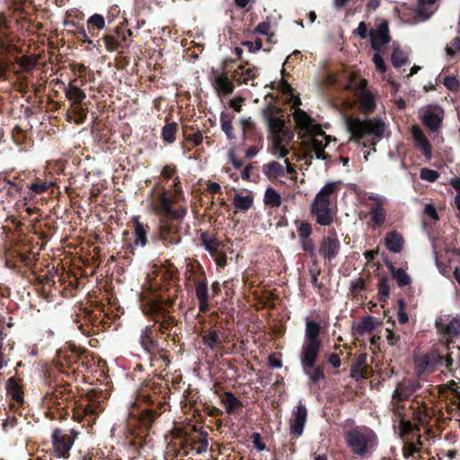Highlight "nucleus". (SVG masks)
Here are the masks:
<instances>
[{"label":"nucleus","instance_id":"1","mask_svg":"<svg viewBox=\"0 0 460 460\" xmlns=\"http://www.w3.org/2000/svg\"><path fill=\"white\" fill-rule=\"evenodd\" d=\"M300 104L301 101L299 97H294L292 101V116L296 124V129L300 137H309L308 140L304 139L302 142V159H304L307 164H311V159L314 156L323 160L327 158L324 149L329 146L331 137L327 136L321 128V126L305 111L299 108Z\"/></svg>","mask_w":460,"mask_h":460},{"label":"nucleus","instance_id":"2","mask_svg":"<svg viewBox=\"0 0 460 460\" xmlns=\"http://www.w3.org/2000/svg\"><path fill=\"white\" fill-rule=\"evenodd\" d=\"M338 190L337 182H328L316 194L310 206V213L318 225L328 226L333 223L334 213L331 208V201Z\"/></svg>","mask_w":460,"mask_h":460},{"label":"nucleus","instance_id":"3","mask_svg":"<svg viewBox=\"0 0 460 460\" xmlns=\"http://www.w3.org/2000/svg\"><path fill=\"white\" fill-rule=\"evenodd\" d=\"M346 126L351 135L350 138L356 142H359L367 136H372L380 139L384 137L385 131V123L376 118L370 119L348 118L346 119Z\"/></svg>","mask_w":460,"mask_h":460},{"label":"nucleus","instance_id":"4","mask_svg":"<svg viewBox=\"0 0 460 460\" xmlns=\"http://www.w3.org/2000/svg\"><path fill=\"white\" fill-rule=\"evenodd\" d=\"M320 325L314 321H307L305 326V341L300 356L304 368L313 367L316 362L321 341L319 340Z\"/></svg>","mask_w":460,"mask_h":460},{"label":"nucleus","instance_id":"5","mask_svg":"<svg viewBox=\"0 0 460 460\" xmlns=\"http://www.w3.org/2000/svg\"><path fill=\"white\" fill-rule=\"evenodd\" d=\"M345 440L351 451L359 456L365 455L376 444V437L373 430L366 427H358L345 434Z\"/></svg>","mask_w":460,"mask_h":460},{"label":"nucleus","instance_id":"6","mask_svg":"<svg viewBox=\"0 0 460 460\" xmlns=\"http://www.w3.org/2000/svg\"><path fill=\"white\" fill-rule=\"evenodd\" d=\"M436 327L445 342L448 343L460 335V318L440 316L436 320Z\"/></svg>","mask_w":460,"mask_h":460},{"label":"nucleus","instance_id":"7","mask_svg":"<svg viewBox=\"0 0 460 460\" xmlns=\"http://www.w3.org/2000/svg\"><path fill=\"white\" fill-rule=\"evenodd\" d=\"M367 84V82L366 79L357 80L354 77L351 78L349 88L354 89L355 93L359 99L361 108L364 111H369L375 107V101L372 93L366 89Z\"/></svg>","mask_w":460,"mask_h":460},{"label":"nucleus","instance_id":"8","mask_svg":"<svg viewBox=\"0 0 460 460\" xmlns=\"http://www.w3.org/2000/svg\"><path fill=\"white\" fill-rule=\"evenodd\" d=\"M53 454L57 457L68 458L69 451L74 445V438L56 429L52 434Z\"/></svg>","mask_w":460,"mask_h":460},{"label":"nucleus","instance_id":"9","mask_svg":"<svg viewBox=\"0 0 460 460\" xmlns=\"http://www.w3.org/2000/svg\"><path fill=\"white\" fill-rule=\"evenodd\" d=\"M284 164L285 167L278 162H270L263 166V172L270 179L282 177L287 173L289 175L290 179L296 181L297 173L293 164L288 159L284 160Z\"/></svg>","mask_w":460,"mask_h":460},{"label":"nucleus","instance_id":"10","mask_svg":"<svg viewBox=\"0 0 460 460\" xmlns=\"http://www.w3.org/2000/svg\"><path fill=\"white\" fill-rule=\"evenodd\" d=\"M420 118L429 130L435 132L441 126L443 111L438 107L429 106L421 110Z\"/></svg>","mask_w":460,"mask_h":460},{"label":"nucleus","instance_id":"11","mask_svg":"<svg viewBox=\"0 0 460 460\" xmlns=\"http://www.w3.org/2000/svg\"><path fill=\"white\" fill-rule=\"evenodd\" d=\"M369 37L372 48L376 51H380L391 40L387 22L384 21L376 30L369 31Z\"/></svg>","mask_w":460,"mask_h":460},{"label":"nucleus","instance_id":"12","mask_svg":"<svg viewBox=\"0 0 460 460\" xmlns=\"http://www.w3.org/2000/svg\"><path fill=\"white\" fill-rule=\"evenodd\" d=\"M340 250V241L335 233H332L323 238L319 247V252L324 259L332 260Z\"/></svg>","mask_w":460,"mask_h":460},{"label":"nucleus","instance_id":"13","mask_svg":"<svg viewBox=\"0 0 460 460\" xmlns=\"http://www.w3.org/2000/svg\"><path fill=\"white\" fill-rule=\"evenodd\" d=\"M307 420V410L302 404H297L293 412L292 419L290 420L291 432L296 437H300L303 434L304 427Z\"/></svg>","mask_w":460,"mask_h":460},{"label":"nucleus","instance_id":"14","mask_svg":"<svg viewBox=\"0 0 460 460\" xmlns=\"http://www.w3.org/2000/svg\"><path fill=\"white\" fill-rule=\"evenodd\" d=\"M411 133L412 135L415 146L423 153L425 157L430 159L432 156V147L420 127L416 125L411 126Z\"/></svg>","mask_w":460,"mask_h":460},{"label":"nucleus","instance_id":"15","mask_svg":"<svg viewBox=\"0 0 460 460\" xmlns=\"http://www.w3.org/2000/svg\"><path fill=\"white\" fill-rule=\"evenodd\" d=\"M212 85L217 95H229L234 90V85L225 73H215Z\"/></svg>","mask_w":460,"mask_h":460},{"label":"nucleus","instance_id":"16","mask_svg":"<svg viewBox=\"0 0 460 460\" xmlns=\"http://www.w3.org/2000/svg\"><path fill=\"white\" fill-rule=\"evenodd\" d=\"M447 349L449 350L445 357L438 354L436 362L445 361L446 367L448 371H453L454 364H456L457 367H460V347L453 348L450 350V348L447 346Z\"/></svg>","mask_w":460,"mask_h":460},{"label":"nucleus","instance_id":"17","mask_svg":"<svg viewBox=\"0 0 460 460\" xmlns=\"http://www.w3.org/2000/svg\"><path fill=\"white\" fill-rule=\"evenodd\" d=\"M257 76V68L255 66H247L241 65L234 71V78L238 84H247Z\"/></svg>","mask_w":460,"mask_h":460},{"label":"nucleus","instance_id":"18","mask_svg":"<svg viewBox=\"0 0 460 460\" xmlns=\"http://www.w3.org/2000/svg\"><path fill=\"white\" fill-rule=\"evenodd\" d=\"M375 202L369 211L371 221L376 226H381L385 220V211L383 208L384 201L379 198L372 199Z\"/></svg>","mask_w":460,"mask_h":460},{"label":"nucleus","instance_id":"19","mask_svg":"<svg viewBox=\"0 0 460 460\" xmlns=\"http://www.w3.org/2000/svg\"><path fill=\"white\" fill-rule=\"evenodd\" d=\"M385 243L390 252L396 253L402 251L404 240L401 234L392 231L386 234Z\"/></svg>","mask_w":460,"mask_h":460},{"label":"nucleus","instance_id":"20","mask_svg":"<svg viewBox=\"0 0 460 460\" xmlns=\"http://www.w3.org/2000/svg\"><path fill=\"white\" fill-rule=\"evenodd\" d=\"M233 204L237 210L246 212L253 205V195L251 193L243 194L237 192L234 196Z\"/></svg>","mask_w":460,"mask_h":460},{"label":"nucleus","instance_id":"21","mask_svg":"<svg viewBox=\"0 0 460 460\" xmlns=\"http://www.w3.org/2000/svg\"><path fill=\"white\" fill-rule=\"evenodd\" d=\"M438 354L437 353H431V354H426L420 357H418L414 360L415 367L419 372H425V371H432L433 370V365L431 361H433L435 364H438V362H436L438 360L437 358Z\"/></svg>","mask_w":460,"mask_h":460},{"label":"nucleus","instance_id":"22","mask_svg":"<svg viewBox=\"0 0 460 460\" xmlns=\"http://www.w3.org/2000/svg\"><path fill=\"white\" fill-rule=\"evenodd\" d=\"M195 289H196V296L199 302V309L201 312H205L208 308V292L207 284L202 281H198L195 284Z\"/></svg>","mask_w":460,"mask_h":460},{"label":"nucleus","instance_id":"23","mask_svg":"<svg viewBox=\"0 0 460 460\" xmlns=\"http://www.w3.org/2000/svg\"><path fill=\"white\" fill-rule=\"evenodd\" d=\"M388 269L392 277L397 281L400 287H406L411 285V278L403 269H397L392 264L388 265Z\"/></svg>","mask_w":460,"mask_h":460},{"label":"nucleus","instance_id":"24","mask_svg":"<svg viewBox=\"0 0 460 460\" xmlns=\"http://www.w3.org/2000/svg\"><path fill=\"white\" fill-rule=\"evenodd\" d=\"M221 402L227 413L232 414L236 409L242 406L241 402L231 393H225L221 396Z\"/></svg>","mask_w":460,"mask_h":460},{"label":"nucleus","instance_id":"25","mask_svg":"<svg viewBox=\"0 0 460 460\" xmlns=\"http://www.w3.org/2000/svg\"><path fill=\"white\" fill-rule=\"evenodd\" d=\"M66 96L68 100L73 102L72 106L81 104L85 99V93L77 86L69 84L66 90Z\"/></svg>","mask_w":460,"mask_h":460},{"label":"nucleus","instance_id":"26","mask_svg":"<svg viewBox=\"0 0 460 460\" xmlns=\"http://www.w3.org/2000/svg\"><path fill=\"white\" fill-rule=\"evenodd\" d=\"M413 393V388L407 383H400L393 393L394 398L406 401Z\"/></svg>","mask_w":460,"mask_h":460},{"label":"nucleus","instance_id":"27","mask_svg":"<svg viewBox=\"0 0 460 460\" xmlns=\"http://www.w3.org/2000/svg\"><path fill=\"white\" fill-rule=\"evenodd\" d=\"M201 240L202 244L205 246L206 250L211 253L212 256H216L217 253L220 251L221 243L212 236L202 234Z\"/></svg>","mask_w":460,"mask_h":460},{"label":"nucleus","instance_id":"28","mask_svg":"<svg viewBox=\"0 0 460 460\" xmlns=\"http://www.w3.org/2000/svg\"><path fill=\"white\" fill-rule=\"evenodd\" d=\"M281 196L273 188H268L264 194V203L271 207H279L281 205Z\"/></svg>","mask_w":460,"mask_h":460},{"label":"nucleus","instance_id":"29","mask_svg":"<svg viewBox=\"0 0 460 460\" xmlns=\"http://www.w3.org/2000/svg\"><path fill=\"white\" fill-rule=\"evenodd\" d=\"M269 129L271 136L289 130L286 127L284 119L280 118H270L269 119Z\"/></svg>","mask_w":460,"mask_h":460},{"label":"nucleus","instance_id":"30","mask_svg":"<svg viewBox=\"0 0 460 460\" xmlns=\"http://www.w3.org/2000/svg\"><path fill=\"white\" fill-rule=\"evenodd\" d=\"M176 131H177V124L176 123L172 122V123H169V124L165 125L162 130L163 139L169 144L173 143L175 140Z\"/></svg>","mask_w":460,"mask_h":460},{"label":"nucleus","instance_id":"31","mask_svg":"<svg viewBox=\"0 0 460 460\" xmlns=\"http://www.w3.org/2000/svg\"><path fill=\"white\" fill-rule=\"evenodd\" d=\"M271 142V154L278 157H285L289 153V147L287 146H284L283 144L277 142L273 139H270Z\"/></svg>","mask_w":460,"mask_h":460},{"label":"nucleus","instance_id":"32","mask_svg":"<svg viewBox=\"0 0 460 460\" xmlns=\"http://www.w3.org/2000/svg\"><path fill=\"white\" fill-rule=\"evenodd\" d=\"M221 129L226 135L229 140H233L235 136L234 134V127L232 119L225 115L221 116Z\"/></svg>","mask_w":460,"mask_h":460},{"label":"nucleus","instance_id":"33","mask_svg":"<svg viewBox=\"0 0 460 460\" xmlns=\"http://www.w3.org/2000/svg\"><path fill=\"white\" fill-rule=\"evenodd\" d=\"M203 342L211 349H217L220 344L219 336L215 331L211 330L203 336Z\"/></svg>","mask_w":460,"mask_h":460},{"label":"nucleus","instance_id":"34","mask_svg":"<svg viewBox=\"0 0 460 460\" xmlns=\"http://www.w3.org/2000/svg\"><path fill=\"white\" fill-rule=\"evenodd\" d=\"M421 445L422 443L420 438L418 439L417 444H414L412 442H407L402 448L403 456L408 458L410 456H412L415 453L420 452L421 449Z\"/></svg>","mask_w":460,"mask_h":460},{"label":"nucleus","instance_id":"35","mask_svg":"<svg viewBox=\"0 0 460 460\" xmlns=\"http://www.w3.org/2000/svg\"><path fill=\"white\" fill-rule=\"evenodd\" d=\"M156 211L163 215H169L172 212V201L165 196H161Z\"/></svg>","mask_w":460,"mask_h":460},{"label":"nucleus","instance_id":"36","mask_svg":"<svg viewBox=\"0 0 460 460\" xmlns=\"http://www.w3.org/2000/svg\"><path fill=\"white\" fill-rule=\"evenodd\" d=\"M294 137V134L291 130H287L282 133L275 134L271 136V139L283 144L289 147L290 143Z\"/></svg>","mask_w":460,"mask_h":460},{"label":"nucleus","instance_id":"37","mask_svg":"<svg viewBox=\"0 0 460 460\" xmlns=\"http://www.w3.org/2000/svg\"><path fill=\"white\" fill-rule=\"evenodd\" d=\"M403 402V400L392 397L391 410L398 419H402L404 416Z\"/></svg>","mask_w":460,"mask_h":460},{"label":"nucleus","instance_id":"38","mask_svg":"<svg viewBox=\"0 0 460 460\" xmlns=\"http://www.w3.org/2000/svg\"><path fill=\"white\" fill-rule=\"evenodd\" d=\"M53 185L52 181H40L34 183H31L29 188L36 194H41L47 191Z\"/></svg>","mask_w":460,"mask_h":460},{"label":"nucleus","instance_id":"39","mask_svg":"<svg viewBox=\"0 0 460 460\" xmlns=\"http://www.w3.org/2000/svg\"><path fill=\"white\" fill-rule=\"evenodd\" d=\"M450 185L456 190L458 193L455 196V204L457 208L459 214L457 215L458 220L460 222V177H453L449 180Z\"/></svg>","mask_w":460,"mask_h":460},{"label":"nucleus","instance_id":"40","mask_svg":"<svg viewBox=\"0 0 460 460\" xmlns=\"http://www.w3.org/2000/svg\"><path fill=\"white\" fill-rule=\"evenodd\" d=\"M297 233L300 240L309 238L312 234V226L306 221H302L298 224Z\"/></svg>","mask_w":460,"mask_h":460},{"label":"nucleus","instance_id":"41","mask_svg":"<svg viewBox=\"0 0 460 460\" xmlns=\"http://www.w3.org/2000/svg\"><path fill=\"white\" fill-rule=\"evenodd\" d=\"M135 235L136 243H137L139 242L141 246H145L146 243V232L139 222H137L136 224Z\"/></svg>","mask_w":460,"mask_h":460},{"label":"nucleus","instance_id":"42","mask_svg":"<svg viewBox=\"0 0 460 460\" xmlns=\"http://www.w3.org/2000/svg\"><path fill=\"white\" fill-rule=\"evenodd\" d=\"M420 176L422 180L428 181L429 182H434L439 177V173L429 168H423L420 170Z\"/></svg>","mask_w":460,"mask_h":460},{"label":"nucleus","instance_id":"43","mask_svg":"<svg viewBox=\"0 0 460 460\" xmlns=\"http://www.w3.org/2000/svg\"><path fill=\"white\" fill-rule=\"evenodd\" d=\"M460 50V34L456 36L450 43L446 47V53L448 57L452 58L455 54Z\"/></svg>","mask_w":460,"mask_h":460},{"label":"nucleus","instance_id":"44","mask_svg":"<svg viewBox=\"0 0 460 460\" xmlns=\"http://www.w3.org/2000/svg\"><path fill=\"white\" fill-rule=\"evenodd\" d=\"M73 107V112L75 115V118L74 119V121L76 124H81L86 118V111L81 106V104H76L72 106Z\"/></svg>","mask_w":460,"mask_h":460},{"label":"nucleus","instance_id":"45","mask_svg":"<svg viewBox=\"0 0 460 460\" xmlns=\"http://www.w3.org/2000/svg\"><path fill=\"white\" fill-rule=\"evenodd\" d=\"M87 23L96 27L99 30H102L105 27L104 18L98 13H95L89 17V19L87 20Z\"/></svg>","mask_w":460,"mask_h":460},{"label":"nucleus","instance_id":"46","mask_svg":"<svg viewBox=\"0 0 460 460\" xmlns=\"http://www.w3.org/2000/svg\"><path fill=\"white\" fill-rule=\"evenodd\" d=\"M406 61L404 53L401 50L395 49L392 54V62L394 66H402Z\"/></svg>","mask_w":460,"mask_h":460},{"label":"nucleus","instance_id":"47","mask_svg":"<svg viewBox=\"0 0 460 460\" xmlns=\"http://www.w3.org/2000/svg\"><path fill=\"white\" fill-rule=\"evenodd\" d=\"M374 320L372 317L365 318L358 325V331L360 333L370 332L374 329Z\"/></svg>","mask_w":460,"mask_h":460},{"label":"nucleus","instance_id":"48","mask_svg":"<svg viewBox=\"0 0 460 460\" xmlns=\"http://www.w3.org/2000/svg\"><path fill=\"white\" fill-rule=\"evenodd\" d=\"M103 41H104L106 49L110 52L116 51L119 49V43L112 36H108V35L105 36L103 38Z\"/></svg>","mask_w":460,"mask_h":460},{"label":"nucleus","instance_id":"49","mask_svg":"<svg viewBox=\"0 0 460 460\" xmlns=\"http://www.w3.org/2000/svg\"><path fill=\"white\" fill-rule=\"evenodd\" d=\"M208 440L205 438H199L193 441V449L197 451L198 454H201L206 452L208 449Z\"/></svg>","mask_w":460,"mask_h":460},{"label":"nucleus","instance_id":"50","mask_svg":"<svg viewBox=\"0 0 460 460\" xmlns=\"http://www.w3.org/2000/svg\"><path fill=\"white\" fill-rule=\"evenodd\" d=\"M398 420L400 421V425H399L400 435L404 436L406 434H409L412 429L411 421L405 420L403 417H402V419H398Z\"/></svg>","mask_w":460,"mask_h":460},{"label":"nucleus","instance_id":"51","mask_svg":"<svg viewBox=\"0 0 460 460\" xmlns=\"http://www.w3.org/2000/svg\"><path fill=\"white\" fill-rule=\"evenodd\" d=\"M373 62L375 64L376 70H378L381 73H384L385 71V61H384L383 58L381 57V55L378 53V51H376L374 54Z\"/></svg>","mask_w":460,"mask_h":460},{"label":"nucleus","instance_id":"52","mask_svg":"<svg viewBox=\"0 0 460 460\" xmlns=\"http://www.w3.org/2000/svg\"><path fill=\"white\" fill-rule=\"evenodd\" d=\"M17 62L22 67V69L26 71L32 69L35 66V62L28 57H22L17 60Z\"/></svg>","mask_w":460,"mask_h":460},{"label":"nucleus","instance_id":"53","mask_svg":"<svg viewBox=\"0 0 460 460\" xmlns=\"http://www.w3.org/2000/svg\"><path fill=\"white\" fill-rule=\"evenodd\" d=\"M355 33L360 38V39H366L368 32V28L366 22H360L355 31Z\"/></svg>","mask_w":460,"mask_h":460},{"label":"nucleus","instance_id":"54","mask_svg":"<svg viewBox=\"0 0 460 460\" xmlns=\"http://www.w3.org/2000/svg\"><path fill=\"white\" fill-rule=\"evenodd\" d=\"M244 102V98L237 97L229 101L228 105L236 112H240L242 111L243 103Z\"/></svg>","mask_w":460,"mask_h":460},{"label":"nucleus","instance_id":"55","mask_svg":"<svg viewBox=\"0 0 460 460\" xmlns=\"http://www.w3.org/2000/svg\"><path fill=\"white\" fill-rule=\"evenodd\" d=\"M243 46L248 47L249 50L252 52L260 50L262 47V42L261 39H257L254 42L252 41H244L242 43Z\"/></svg>","mask_w":460,"mask_h":460},{"label":"nucleus","instance_id":"56","mask_svg":"<svg viewBox=\"0 0 460 460\" xmlns=\"http://www.w3.org/2000/svg\"><path fill=\"white\" fill-rule=\"evenodd\" d=\"M270 31V25L269 22H263L259 23L254 29L255 33L268 35Z\"/></svg>","mask_w":460,"mask_h":460},{"label":"nucleus","instance_id":"57","mask_svg":"<svg viewBox=\"0 0 460 460\" xmlns=\"http://www.w3.org/2000/svg\"><path fill=\"white\" fill-rule=\"evenodd\" d=\"M301 245L305 252H310L314 254V244L313 241L310 238L302 239L301 240Z\"/></svg>","mask_w":460,"mask_h":460},{"label":"nucleus","instance_id":"58","mask_svg":"<svg viewBox=\"0 0 460 460\" xmlns=\"http://www.w3.org/2000/svg\"><path fill=\"white\" fill-rule=\"evenodd\" d=\"M444 84L452 91L457 90L459 83L455 77H446L444 79Z\"/></svg>","mask_w":460,"mask_h":460},{"label":"nucleus","instance_id":"59","mask_svg":"<svg viewBox=\"0 0 460 460\" xmlns=\"http://www.w3.org/2000/svg\"><path fill=\"white\" fill-rule=\"evenodd\" d=\"M424 211L426 215L431 217L432 219L438 220L437 209L432 204H427L425 206Z\"/></svg>","mask_w":460,"mask_h":460},{"label":"nucleus","instance_id":"60","mask_svg":"<svg viewBox=\"0 0 460 460\" xmlns=\"http://www.w3.org/2000/svg\"><path fill=\"white\" fill-rule=\"evenodd\" d=\"M400 307L398 311V321L401 323H406L409 320L406 312L404 311V304L402 301H400Z\"/></svg>","mask_w":460,"mask_h":460},{"label":"nucleus","instance_id":"61","mask_svg":"<svg viewBox=\"0 0 460 460\" xmlns=\"http://www.w3.org/2000/svg\"><path fill=\"white\" fill-rule=\"evenodd\" d=\"M457 388H458L457 384L455 381L451 380V381L447 382V384L440 385L439 392L444 393L447 389H448V390H451L457 394L458 393V392H456Z\"/></svg>","mask_w":460,"mask_h":460},{"label":"nucleus","instance_id":"62","mask_svg":"<svg viewBox=\"0 0 460 460\" xmlns=\"http://www.w3.org/2000/svg\"><path fill=\"white\" fill-rule=\"evenodd\" d=\"M228 159L230 163L236 168L239 169L242 167L243 164L240 160H238L235 156V153L234 150H230L228 153Z\"/></svg>","mask_w":460,"mask_h":460},{"label":"nucleus","instance_id":"63","mask_svg":"<svg viewBox=\"0 0 460 460\" xmlns=\"http://www.w3.org/2000/svg\"><path fill=\"white\" fill-rule=\"evenodd\" d=\"M323 376H324L323 371L320 367L314 368L313 373L310 375L311 380L314 383L323 379Z\"/></svg>","mask_w":460,"mask_h":460},{"label":"nucleus","instance_id":"64","mask_svg":"<svg viewBox=\"0 0 460 460\" xmlns=\"http://www.w3.org/2000/svg\"><path fill=\"white\" fill-rule=\"evenodd\" d=\"M386 332H387V335H386V340H387V342L390 344V345H394L396 344L397 341L399 340V337L396 336L393 331L389 328H386Z\"/></svg>","mask_w":460,"mask_h":460}]
</instances>
